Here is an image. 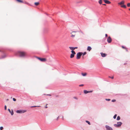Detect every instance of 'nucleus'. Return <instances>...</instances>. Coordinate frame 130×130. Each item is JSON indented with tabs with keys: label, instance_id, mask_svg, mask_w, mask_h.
<instances>
[{
	"label": "nucleus",
	"instance_id": "obj_42",
	"mask_svg": "<svg viewBox=\"0 0 130 130\" xmlns=\"http://www.w3.org/2000/svg\"><path fill=\"white\" fill-rule=\"evenodd\" d=\"M103 5H106V4H103Z\"/></svg>",
	"mask_w": 130,
	"mask_h": 130
},
{
	"label": "nucleus",
	"instance_id": "obj_22",
	"mask_svg": "<svg viewBox=\"0 0 130 130\" xmlns=\"http://www.w3.org/2000/svg\"><path fill=\"white\" fill-rule=\"evenodd\" d=\"M82 55H83V56H84L87 53L86 52H85L84 53H82Z\"/></svg>",
	"mask_w": 130,
	"mask_h": 130
},
{
	"label": "nucleus",
	"instance_id": "obj_27",
	"mask_svg": "<svg viewBox=\"0 0 130 130\" xmlns=\"http://www.w3.org/2000/svg\"><path fill=\"white\" fill-rule=\"evenodd\" d=\"M3 129V127L2 126H1L0 127V129L1 130H2Z\"/></svg>",
	"mask_w": 130,
	"mask_h": 130
},
{
	"label": "nucleus",
	"instance_id": "obj_6",
	"mask_svg": "<svg viewBox=\"0 0 130 130\" xmlns=\"http://www.w3.org/2000/svg\"><path fill=\"white\" fill-rule=\"evenodd\" d=\"M26 111V110H18L16 112L17 113H24Z\"/></svg>",
	"mask_w": 130,
	"mask_h": 130
},
{
	"label": "nucleus",
	"instance_id": "obj_32",
	"mask_svg": "<svg viewBox=\"0 0 130 130\" xmlns=\"http://www.w3.org/2000/svg\"><path fill=\"white\" fill-rule=\"evenodd\" d=\"M5 110H6L7 109V107L6 105H5Z\"/></svg>",
	"mask_w": 130,
	"mask_h": 130
},
{
	"label": "nucleus",
	"instance_id": "obj_29",
	"mask_svg": "<svg viewBox=\"0 0 130 130\" xmlns=\"http://www.w3.org/2000/svg\"><path fill=\"white\" fill-rule=\"evenodd\" d=\"M106 101H109L110 100V99H106Z\"/></svg>",
	"mask_w": 130,
	"mask_h": 130
},
{
	"label": "nucleus",
	"instance_id": "obj_18",
	"mask_svg": "<svg viewBox=\"0 0 130 130\" xmlns=\"http://www.w3.org/2000/svg\"><path fill=\"white\" fill-rule=\"evenodd\" d=\"M84 93L85 94H86L88 93V91L85 90H84Z\"/></svg>",
	"mask_w": 130,
	"mask_h": 130
},
{
	"label": "nucleus",
	"instance_id": "obj_19",
	"mask_svg": "<svg viewBox=\"0 0 130 130\" xmlns=\"http://www.w3.org/2000/svg\"><path fill=\"white\" fill-rule=\"evenodd\" d=\"M120 117L119 116H118L117 117V120H120Z\"/></svg>",
	"mask_w": 130,
	"mask_h": 130
},
{
	"label": "nucleus",
	"instance_id": "obj_16",
	"mask_svg": "<svg viewBox=\"0 0 130 130\" xmlns=\"http://www.w3.org/2000/svg\"><path fill=\"white\" fill-rule=\"evenodd\" d=\"M34 4L36 6H38L39 4V2H35L34 3Z\"/></svg>",
	"mask_w": 130,
	"mask_h": 130
},
{
	"label": "nucleus",
	"instance_id": "obj_30",
	"mask_svg": "<svg viewBox=\"0 0 130 130\" xmlns=\"http://www.w3.org/2000/svg\"><path fill=\"white\" fill-rule=\"evenodd\" d=\"M116 100H112V102H116Z\"/></svg>",
	"mask_w": 130,
	"mask_h": 130
},
{
	"label": "nucleus",
	"instance_id": "obj_38",
	"mask_svg": "<svg viewBox=\"0 0 130 130\" xmlns=\"http://www.w3.org/2000/svg\"><path fill=\"white\" fill-rule=\"evenodd\" d=\"M105 36H106V37H107V36H108V35H107V34H105Z\"/></svg>",
	"mask_w": 130,
	"mask_h": 130
},
{
	"label": "nucleus",
	"instance_id": "obj_9",
	"mask_svg": "<svg viewBox=\"0 0 130 130\" xmlns=\"http://www.w3.org/2000/svg\"><path fill=\"white\" fill-rule=\"evenodd\" d=\"M124 3H125V1H122L121 2H120V3H118V4L119 5H121H121L124 4Z\"/></svg>",
	"mask_w": 130,
	"mask_h": 130
},
{
	"label": "nucleus",
	"instance_id": "obj_31",
	"mask_svg": "<svg viewBox=\"0 0 130 130\" xmlns=\"http://www.w3.org/2000/svg\"><path fill=\"white\" fill-rule=\"evenodd\" d=\"M13 100L14 101H16V99H15V98H13Z\"/></svg>",
	"mask_w": 130,
	"mask_h": 130
},
{
	"label": "nucleus",
	"instance_id": "obj_23",
	"mask_svg": "<svg viewBox=\"0 0 130 130\" xmlns=\"http://www.w3.org/2000/svg\"><path fill=\"white\" fill-rule=\"evenodd\" d=\"M86 122L88 123V124H89V125H90V122H89L88 121H86Z\"/></svg>",
	"mask_w": 130,
	"mask_h": 130
},
{
	"label": "nucleus",
	"instance_id": "obj_25",
	"mask_svg": "<svg viewBox=\"0 0 130 130\" xmlns=\"http://www.w3.org/2000/svg\"><path fill=\"white\" fill-rule=\"evenodd\" d=\"M127 5L128 7H130V3H128V4H127Z\"/></svg>",
	"mask_w": 130,
	"mask_h": 130
},
{
	"label": "nucleus",
	"instance_id": "obj_3",
	"mask_svg": "<svg viewBox=\"0 0 130 130\" xmlns=\"http://www.w3.org/2000/svg\"><path fill=\"white\" fill-rule=\"evenodd\" d=\"M122 124V123L121 122H118L117 124H114V126L116 127H119Z\"/></svg>",
	"mask_w": 130,
	"mask_h": 130
},
{
	"label": "nucleus",
	"instance_id": "obj_12",
	"mask_svg": "<svg viewBox=\"0 0 130 130\" xmlns=\"http://www.w3.org/2000/svg\"><path fill=\"white\" fill-rule=\"evenodd\" d=\"M8 110L9 111V112L11 113V114L12 115L13 114H14L12 110L11 112L10 109H8Z\"/></svg>",
	"mask_w": 130,
	"mask_h": 130
},
{
	"label": "nucleus",
	"instance_id": "obj_35",
	"mask_svg": "<svg viewBox=\"0 0 130 130\" xmlns=\"http://www.w3.org/2000/svg\"><path fill=\"white\" fill-rule=\"evenodd\" d=\"M88 91V93H90V92H92V91Z\"/></svg>",
	"mask_w": 130,
	"mask_h": 130
},
{
	"label": "nucleus",
	"instance_id": "obj_14",
	"mask_svg": "<svg viewBox=\"0 0 130 130\" xmlns=\"http://www.w3.org/2000/svg\"><path fill=\"white\" fill-rule=\"evenodd\" d=\"M92 49L91 47L90 46H88L87 48V50L88 51H90Z\"/></svg>",
	"mask_w": 130,
	"mask_h": 130
},
{
	"label": "nucleus",
	"instance_id": "obj_10",
	"mask_svg": "<svg viewBox=\"0 0 130 130\" xmlns=\"http://www.w3.org/2000/svg\"><path fill=\"white\" fill-rule=\"evenodd\" d=\"M101 56L103 57H106V55L107 54H105V53H101Z\"/></svg>",
	"mask_w": 130,
	"mask_h": 130
},
{
	"label": "nucleus",
	"instance_id": "obj_41",
	"mask_svg": "<svg viewBox=\"0 0 130 130\" xmlns=\"http://www.w3.org/2000/svg\"><path fill=\"white\" fill-rule=\"evenodd\" d=\"M47 95H49V96H51V95L49 94H47Z\"/></svg>",
	"mask_w": 130,
	"mask_h": 130
},
{
	"label": "nucleus",
	"instance_id": "obj_17",
	"mask_svg": "<svg viewBox=\"0 0 130 130\" xmlns=\"http://www.w3.org/2000/svg\"><path fill=\"white\" fill-rule=\"evenodd\" d=\"M69 48L71 50H74V47H69Z\"/></svg>",
	"mask_w": 130,
	"mask_h": 130
},
{
	"label": "nucleus",
	"instance_id": "obj_43",
	"mask_svg": "<svg viewBox=\"0 0 130 130\" xmlns=\"http://www.w3.org/2000/svg\"><path fill=\"white\" fill-rule=\"evenodd\" d=\"M129 10H130V8L129 9Z\"/></svg>",
	"mask_w": 130,
	"mask_h": 130
},
{
	"label": "nucleus",
	"instance_id": "obj_36",
	"mask_svg": "<svg viewBox=\"0 0 130 130\" xmlns=\"http://www.w3.org/2000/svg\"><path fill=\"white\" fill-rule=\"evenodd\" d=\"M39 107V106H32L31 107Z\"/></svg>",
	"mask_w": 130,
	"mask_h": 130
},
{
	"label": "nucleus",
	"instance_id": "obj_4",
	"mask_svg": "<svg viewBox=\"0 0 130 130\" xmlns=\"http://www.w3.org/2000/svg\"><path fill=\"white\" fill-rule=\"evenodd\" d=\"M36 58L42 62H45L46 61V59L45 58H41L38 57H37Z\"/></svg>",
	"mask_w": 130,
	"mask_h": 130
},
{
	"label": "nucleus",
	"instance_id": "obj_40",
	"mask_svg": "<svg viewBox=\"0 0 130 130\" xmlns=\"http://www.w3.org/2000/svg\"><path fill=\"white\" fill-rule=\"evenodd\" d=\"M47 105H46V106H45V108H47Z\"/></svg>",
	"mask_w": 130,
	"mask_h": 130
},
{
	"label": "nucleus",
	"instance_id": "obj_24",
	"mask_svg": "<svg viewBox=\"0 0 130 130\" xmlns=\"http://www.w3.org/2000/svg\"><path fill=\"white\" fill-rule=\"evenodd\" d=\"M117 116V115L116 114L113 117V118L114 119H115L116 117Z\"/></svg>",
	"mask_w": 130,
	"mask_h": 130
},
{
	"label": "nucleus",
	"instance_id": "obj_21",
	"mask_svg": "<svg viewBox=\"0 0 130 130\" xmlns=\"http://www.w3.org/2000/svg\"><path fill=\"white\" fill-rule=\"evenodd\" d=\"M102 0H100L99 1V3L101 4H102Z\"/></svg>",
	"mask_w": 130,
	"mask_h": 130
},
{
	"label": "nucleus",
	"instance_id": "obj_5",
	"mask_svg": "<svg viewBox=\"0 0 130 130\" xmlns=\"http://www.w3.org/2000/svg\"><path fill=\"white\" fill-rule=\"evenodd\" d=\"M71 52L72 54L70 55V57L71 58H72L74 57V55L76 54V53L74 50H72Z\"/></svg>",
	"mask_w": 130,
	"mask_h": 130
},
{
	"label": "nucleus",
	"instance_id": "obj_26",
	"mask_svg": "<svg viewBox=\"0 0 130 130\" xmlns=\"http://www.w3.org/2000/svg\"><path fill=\"white\" fill-rule=\"evenodd\" d=\"M22 3H25V4H28V3L27 2H26V1H23V2H22Z\"/></svg>",
	"mask_w": 130,
	"mask_h": 130
},
{
	"label": "nucleus",
	"instance_id": "obj_34",
	"mask_svg": "<svg viewBox=\"0 0 130 130\" xmlns=\"http://www.w3.org/2000/svg\"><path fill=\"white\" fill-rule=\"evenodd\" d=\"M109 78H112V79H113V78H114V77H113V76H112V77H110V76H109Z\"/></svg>",
	"mask_w": 130,
	"mask_h": 130
},
{
	"label": "nucleus",
	"instance_id": "obj_2",
	"mask_svg": "<svg viewBox=\"0 0 130 130\" xmlns=\"http://www.w3.org/2000/svg\"><path fill=\"white\" fill-rule=\"evenodd\" d=\"M82 52H78L77 53L76 55V59H79L82 55Z\"/></svg>",
	"mask_w": 130,
	"mask_h": 130
},
{
	"label": "nucleus",
	"instance_id": "obj_39",
	"mask_svg": "<svg viewBox=\"0 0 130 130\" xmlns=\"http://www.w3.org/2000/svg\"><path fill=\"white\" fill-rule=\"evenodd\" d=\"M74 50H75V49H77V47H74Z\"/></svg>",
	"mask_w": 130,
	"mask_h": 130
},
{
	"label": "nucleus",
	"instance_id": "obj_28",
	"mask_svg": "<svg viewBox=\"0 0 130 130\" xmlns=\"http://www.w3.org/2000/svg\"><path fill=\"white\" fill-rule=\"evenodd\" d=\"M122 47L123 48L125 49H127V48H125V47L124 46H122Z\"/></svg>",
	"mask_w": 130,
	"mask_h": 130
},
{
	"label": "nucleus",
	"instance_id": "obj_8",
	"mask_svg": "<svg viewBox=\"0 0 130 130\" xmlns=\"http://www.w3.org/2000/svg\"><path fill=\"white\" fill-rule=\"evenodd\" d=\"M105 127L107 130H112V128L106 125Z\"/></svg>",
	"mask_w": 130,
	"mask_h": 130
},
{
	"label": "nucleus",
	"instance_id": "obj_20",
	"mask_svg": "<svg viewBox=\"0 0 130 130\" xmlns=\"http://www.w3.org/2000/svg\"><path fill=\"white\" fill-rule=\"evenodd\" d=\"M82 75L83 76H86V75H87V73H82Z\"/></svg>",
	"mask_w": 130,
	"mask_h": 130
},
{
	"label": "nucleus",
	"instance_id": "obj_1",
	"mask_svg": "<svg viewBox=\"0 0 130 130\" xmlns=\"http://www.w3.org/2000/svg\"><path fill=\"white\" fill-rule=\"evenodd\" d=\"M18 54L20 57H23L26 55V53L24 52H18Z\"/></svg>",
	"mask_w": 130,
	"mask_h": 130
},
{
	"label": "nucleus",
	"instance_id": "obj_15",
	"mask_svg": "<svg viewBox=\"0 0 130 130\" xmlns=\"http://www.w3.org/2000/svg\"><path fill=\"white\" fill-rule=\"evenodd\" d=\"M121 7H123L125 8L126 7V6L124 4L121 5Z\"/></svg>",
	"mask_w": 130,
	"mask_h": 130
},
{
	"label": "nucleus",
	"instance_id": "obj_13",
	"mask_svg": "<svg viewBox=\"0 0 130 130\" xmlns=\"http://www.w3.org/2000/svg\"><path fill=\"white\" fill-rule=\"evenodd\" d=\"M18 3H22L23 2V1L22 0H15Z\"/></svg>",
	"mask_w": 130,
	"mask_h": 130
},
{
	"label": "nucleus",
	"instance_id": "obj_44",
	"mask_svg": "<svg viewBox=\"0 0 130 130\" xmlns=\"http://www.w3.org/2000/svg\"><path fill=\"white\" fill-rule=\"evenodd\" d=\"M74 32V31H73V32H72L73 33V32Z\"/></svg>",
	"mask_w": 130,
	"mask_h": 130
},
{
	"label": "nucleus",
	"instance_id": "obj_37",
	"mask_svg": "<svg viewBox=\"0 0 130 130\" xmlns=\"http://www.w3.org/2000/svg\"><path fill=\"white\" fill-rule=\"evenodd\" d=\"M75 36V35H72L71 36L72 37H74Z\"/></svg>",
	"mask_w": 130,
	"mask_h": 130
},
{
	"label": "nucleus",
	"instance_id": "obj_11",
	"mask_svg": "<svg viewBox=\"0 0 130 130\" xmlns=\"http://www.w3.org/2000/svg\"><path fill=\"white\" fill-rule=\"evenodd\" d=\"M104 1L106 4H110L111 3L108 0H104Z\"/></svg>",
	"mask_w": 130,
	"mask_h": 130
},
{
	"label": "nucleus",
	"instance_id": "obj_33",
	"mask_svg": "<svg viewBox=\"0 0 130 130\" xmlns=\"http://www.w3.org/2000/svg\"><path fill=\"white\" fill-rule=\"evenodd\" d=\"M84 86V85L83 84H81L79 85V86Z\"/></svg>",
	"mask_w": 130,
	"mask_h": 130
},
{
	"label": "nucleus",
	"instance_id": "obj_7",
	"mask_svg": "<svg viewBox=\"0 0 130 130\" xmlns=\"http://www.w3.org/2000/svg\"><path fill=\"white\" fill-rule=\"evenodd\" d=\"M107 41L108 43H110L112 41V39L110 36L107 39Z\"/></svg>",
	"mask_w": 130,
	"mask_h": 130
}]
</instances>
